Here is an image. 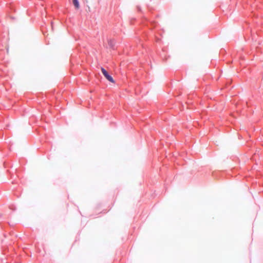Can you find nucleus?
Wrapping results in <instances>:
<instances>
[{
	"mask_svg": "<svg viewBox=\"0 0 263 263\" xmlns=\"http://www.w3.org/2000/svg\"><path fill=\"white\" fill-rule=\"evenodd\" d=\"M101 71L105 78L110 82L115 83L113 78L108 73V72L103 67L101 68Z\"/></svg>",
	"mask_w": 263,
	"mask_h": 263,
	"instance_id": "1",
	"label": "nucleus"
},
{
	"mask_svg": "<svg viewBox=\"0 0 263 263\" xmlns=\"http://www.w3.org/2000/svg\"><path fill=\"white\" fill-rule=\"evenodd\" d=\"M115 44L116 42L114 40L110 39L108 40V45L110 48L114 49Z\"/></svg>",
	"mask_w": 263,
	"mask_h": 263,
	"instance_id": "2",
	"label": "nucleus"
},
{
	"mask_svg": "<svg viewBox=\"0 0 263 263\" xmlns=\"http://www.w3.org/2000/svg\"><path fill=\"white\" fill-rule=\"evenodd\" d=\"M73 4L76 8L78 9L80 7L79 2L78 0H72Z\"/></svg>",
	"mask_w": 263,
	"mask_h": 263,
	"instance_id": "3",
	"label": "nucleus"
},
{
	"mask_svg": "<svg viewBox=\"0 0 263 263\" xmlns=\"http://www.w3.org/2000/svg\"><path fill=\"white\" fill-rule=\"evenodd\" d=\"M137 9H138V11H141V9L139 7H137Z\"/></svg>",
	"mask_w": 263,
	"mask_h": 263,
	"instance_id": "4",
	"label": "nucleus"
}]
</instances>
